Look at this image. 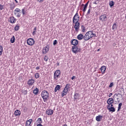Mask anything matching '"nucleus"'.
I'll use <instances>...</instances> for the list:
<instances>
[{
  "label": "nucleus",
  "instance_id": "obj_19",
  "mask_svg": "<svg viewBox=\"0 0 126 126\" xmlns=\"http://www.w3.org/2000/svg\"><path fill=\"white\" fill-rule=\"evenodd\" d=\"M106 66H102L100 68V70L102 72V74H104L105 72H106Z\"/></svg>",
  "mask_w": 126,
  "mask_h": 126
},
{
  "label": "nucleus",
  "instance_id": "obj_5",
  "mask_svg": "<svg viewBox=\"0 0 126 126\" xmlns=\"http://www.w3.org/2000/svg\"><path fill=\"white\" fill-rule=\"evenodd\" d=\"M20 11H21V10L19 8H16L14 11L15 15H16L18 18H19V17H20V16H21V12Z\"/></svg>",
  "mask_w": 126,
  "mask_h": 126
},
{
  "label": "nucleus",
  "instance_id": "obj_26",
  "mask_svg": "<svg viewBox=\"0 0 126 126\" xmlns=\"http://www.w3.org/2000/svg\"><path fill=\"white\" fill-rule=\"evenodd\" d=\"M38 93H39V89L36 88L35 89L33 90V94H34L35 95H37Z\"/></svg>",
  "mask_w": 126,
  "mask_h": 126
},
{
  "label": "nucleus",
  "instance_id": "obj_53",
  "mask_svg": "<svg viewBox=\"0 0 126 126\" xmlns=\"http://www.w3.org/2000/svg\"><path fill=\"white\" fill-rule=\"evenodd\" d=\"M35 34H36V32L33 31V32H32V35L34 36V35H35Z\"/></svg>",
  "mask_w": 126,
  "mask_h": 126
},
{
  "label": "nucleus",
  "instance_id": "obj_1",
  "mask_svg": "<svg viewBox=\"0 0 126 126\" xmlns=\"http://www.w3.org/2000/svg\"><path fill=\"white\" fill-rule=\"evenodd\" d=\"M41 97L43 99L44 102H47V100L49 99V93L47 91H43L41 93Z\"/></svg>",
  "mask_w": 126,
  "mask_h": 126
},
{
  "label": "nucleus",
  "instance_id": "obj_20",
  "mask_svg": "<svg viewBox=\"0 0 126 126\" xmlns=\"http://www.w3.org/2000/svg\"><path fill=\"white\" fill-rule=\"evenodd\" d=\"M79 99V94L77 93H75L74 94V100L75 101V100Z\"/></svg>",
  "mask_w": 126,
  "mask_h": 126
},
{
  "label": "nucleus",
  "instance_id": "obj_38",
  "mask_svg": "<svg viewBox=\"0 0 126 126\" xmlns=\"http://www.w3.org/2000/svg\"><path fill=\"white\" fill-rule=\"evenodd\" d=\"M34 77L35 78H39V77H40V74L39 73H36L34 75Z\"/></svg>",
  "mask_w": 126,
  "mask_h": 126
},
{
  "label": "nucleus",
  "instance_id": "obj_34",
  "mask_svg": "<svg viewBox=\"0 0 126 126\" xmlns=\"http://www.w3.org/2000/svg\"><path fill=\"white\" fill-rule=\"evenodd\" d=\"M64 88H65L66 89H67L68 90V89H69V88H70V84H66Z\"/></svg>",
  "mask_w": 126,
  "mask_h": 126
},
{
  "label": "nucleus",
  "instance_id": "obj_51",
  "mask_svg": "<svg viewBox=\"0 0 126 126\" xmlns=\"http://www.w3.org/2000/svg\"><path fill=\"white\" fill-rule=\"evenodd\" d=\"M111 104H108L107 105V108L109 110V108H110L111 107Z\"/></svg>",
  "mask_w": 126,
  "mask_h": 126
},
{
  "label": "nucleus",
  "instance_id": "obj_40",
  "mask_svg": "<svg viewBox=\"0 0 126 126\" xmlns=\"http://www.w3.org/2000/svg\"><path fill=\"white\" fill-rule=\"evenodd\" d=\"M22 13H23V15H25V14H26V12H25V8L22 9Z\"/></svg>",
  "mask_w": 126,
  "mask_h": 126
},
{
  "label": "nucleus",
  "instance_id": "obj_2",
  "mask_svg": "<svg viewBox=\"0 0 126 126\" xmlns=\"http://www.w3.org/2000/svg\"><path fill=\"white\" fill-rule=\"evenodd\" d=\"M61 77V70H57L54 74V79L58 80Z\"/></svg>",
  "mask_w": 126,
  "mask_h": 126
},
{
  "label": "nucleus",
  "instance_id": "obj_62",
  "mask_svg": "<svg viewBox=\"0 0 126 126\" xmlns=\"http://www.w3.org/2000/svg\"><path fill=\"white\" fill-rule=\"evenodd\" d=\"M16 3H18V1L17 0H14Z\"/></svg>",
  "mask_w": 126,
  "mask_h": 126
},
{
  "label": "nucleus",
  "instance_id": "obj_17",
  "mask_svg": "<svg viewBox=\"0 0 126 126\" xmlns=\"http://www.w3.org/2000/svg\"><path fill=\"white\" fill-rule=\"evenodd\" d=\"M80 28V24L75 25L74 26V28L75 29L76 32H78L79 31V28Z\"/></svg>",
  "mask_w": 126,
  "mask_h": 126
},
{
  "label": "nucleus",
  "instance_id": "obj_25",
  "mask_svg": "<svg viewBox=\"0 0 126 126\" xmlns=\"http://www.w3.org/2000/svg\"><path fill=\"white\" fill-rule=\"evenodd\" d=\"M15 7V4L14 2H13L12 4H10V8L11 10L14 9V8Z\"/></svg>",
  "mask_w": 126,
  "mask_h": 126
},
{
  "label": "nucleus",
  "instance_id": "obj_3",
  "mask_svg": "<svg viewBox=\"0 0 126 126\" xmlns=\"http://www.w3.org/2000/svg\"><path fill=\"white\" fill-rule=\"evenodd\" d=\"M99 20L101 21L103 23H105L106 21L108 20V17H107V15L102 14L99 17Z\"/></svg>",
  "mask_w": 126,
  "mask_h": 126
},
{
  "label": "nucleus",
  "instance_id": "obj_48",
  "mask_svg": "<svg viewBox=\"0 0 126 126\" xmlns=\"http://www.w3.org/2000/svg\"><path fill=\"white\" fill-rule=\"evenodd\" d=\"M91 12V9L90 8V9H89V10H88V11L87 12V15L90 14V12Z\"/></svg>",
  "mask_w": 126,
  "mask_h": 126
},
{
  "label": "nucleus",
  "instance_id": "obj_7",
  "mask_svg": "<svg viewBox=\"0 0 126 126\" xmlns=\"http://www.w3.org/2000/svg\"><path fill=\"white\" fill-rule=\"evenodd\" d=\"M88 35H89V36L90 38H93V37H95L96 36V34L95 33H93V31H90L86 32Z\"/></svg>",
  "mask_w": 126,
  "mask_h": 126
},
{
  "label": "nucleus",
  "instance_id": "obj_29",
  "mask_svg": "<svg viewBox=\"0 0 126 126\" xmlns=\"http://www.w3.org/2000/svg\"><path fill=\"white\" fill-rule=\"evenodd\" d=\"M33 122V120L32 119H29V120H27L26 122V124H29V125H31V123Z\"/></svg>",
  "mask_w": 126,
  "mask_h": 126
},
{
  "label": "nucleus",
  "instance_id": "obj_28",
  "mask_svg": "<svg viewBox=\"0 0 126 126\" xmlns=\"http://www.w3.org/2000/svg\"><path fill=\"white\" fill-rule=\"evenodd\" d=\"M36 123H37L39 124H42V123H43V121H42V118H38L37 120L36 121Z\"/></svg>",
  "mask_w": 126,
  "mask_h": 126
},
{
  "label": "nucleus",
  "instance_id": "obj_6",
  "mask_svg": "<svg viewBox=\"0 0 126 126\" xmlns=\"http://www.w3.org/2000/svg\"><path fill=\"white\" fill-rule=\"evenodd\" d=\"M27 43L29 46H33L35 44V41L33 38H29L27 40Z\"/></svg>",
  "mask_w": 126,
  "mask_h": 126
},
{
  "label": "nucleus",
  "instance_id": "obj_61",
  "mask_svg": "<svg viewBox=\"0 0 126 126\" xmlns=\"http://www.w3.org/2000/svg\"><path fill=\"white\" fill-rule=\"evenodd\" d=\"M37 126H43L41 124H38Z\"/></svg>",
  "mask_w": 126,
  "mask_h": 126
},
{
  "label": "nucleus",
  "instance_id": "obj_56",
  "mask_svg": "<svg viewBox=\"0 0 126 126\" xmlns=\"http://www.w3.org/2000/svg\"><path fill=\"white\" fill-rule=\"evenodd\" d=\"M74 78H75V76H73L72 78H71V80H73V79H74Z\"/></svg>",
  "mask_w": 126,
  "mask_h": 126
},
{
  "label": "nucleus",
  "instance_id": "obj_24",
  "mask_svg": "<svg viewBox=\"0 0 126 126\" xmlns=\"http://www.w3.org/2000/svg\"><path fill=\"white\" fill-rule=\"evenodd\" d=\"M108 110L109 111V112H116V109L114 107H110V108H108Z\"/></svg>",
  "mask_w": 126,
  "mask_h": 126
},
{
  "label": "nucleus",
  "instance_id": "obj_18",
  "mask_svg": "<svg viewBox=\"0 0 126 126\" xmlns=\"http://www.w3.org/2000/svg\"><path fill=\"white\" fill-rule=\"evenodd\" d=\"M102 118H103V116L99 115L95 117V120L96 121H97V122H101Z\"/></svg>",
  "mask_w": 126,
  "mask_h": 126
},
{
  "label": "nucleus",
  "instance_id": "obj_35",
  "mask_svg": "<svg viewBox=\"0 0 126 126\" xmlns=\"http://www.w3.org/2000/svg\"><path fill=\"white\" fill-rule=\"evenodd\" d=\"M122 106H123V103H120L118 105V112H119V111H120L122 108Z\"/></svg>",
  "mask_w": 126,
  "mask_h": 126
},
{
  "label": "nucleus",
  "instance_id": "obj_55",
  "mask_svg": "<svg viewBox=\"0 0 126 126\" xmlns=\"http://www.w3.org/2000/svg\"><path fill=\"white\" fill-rule=\"evenodd\" d=\"M112 95H113L112 93H110L108 95L109 97H111V96H112Z\"/></svg>",
  "mask_w": 126,
  "mask_h": 126
},
{
  "label": "nucleus",
  "instance_id": "obj_10",
  "mask_svg": "<svg viewBox=\"0 0 126 126\" xmlns=\"http://www.w3.org/2000/svg\"><path fill=\"white\" fill-rule=\"evenodd\" d=\"M71 44L74 46H77V45H78V40L75 39H72L71 41Z\"/></svg>",
  "mask_w": 126,
  "mask_h": 126
},
{
  "label": "nucleus",
  "instance_id": "obj_22",
  "mask_svg": "<svg viewBox=\"0 0 126 126\" xmlns=\"http://www.w3.org/2000/svg\"><path fill=\"white\" fill-rule=\"evenodd\" d=\"M124 89L123 88H121L118 91V94L123 97V92L124 91Z\"/></svg>",
  "mask_w": 126,
  "mask_h": 126
},
{
  "label": "nucleus",
  "instance_id": "obj_36",
  "mask_svg": "<svg viewBox=\"0 0 126 126\" xmlns=\"http://www.w3.org/2000/svg\"><path fill=\"white\" fill-rule=\"evenodd\" d=\"M79 21H74V22H73V24H74L75 25L80 24V23H79Z\"/></svg>",
  "mask_w": 126,
  "mask_h": 126
},
{
  "label": "nucleus",
  "instance_id": "obj_23",
  "mask_svg": "<svg viewBox=\"0 0 126 126\" xmlns=\"http://www.w3.org/2000/svg\"><path fill=\"white\" fill-rule=\"evenodd\" d=\"M89 3V1H88L84 5V9H83V12H85L86 11V9H87V6H88V4Z\"/></svg>",
  "mask_w": 126,
  "mask_h": 126
},
{
  "label": "nucleus",
  "instance_id": "obj_42",
  "mask_svg": "<svg viewBox=\"0 0 126 126\" xmlns=\"http://www.w3.org/2000/svg\"><path fill=\"white\" fill-rule=\"evenodd\" d=\"M48 60H49V58L45 56V58H44V61H45V62H48Z\"/></svg>",
  "mask_w": 126,
  "mask_h": 126
},
{
  "label": "nucleus",
  "instance_id": "obj_13",
  "mask_svg": "<svg viewBox=\"0 0 126 126\" xmlns=\"http://www.w3.org/2000/svg\"><path fill=\"white\" fill-rule=\"evenodd\" d=\"M9 21H10L11 23L14 24L16 22V19L14 17H10L9 18Z\"/></svg>",
  "mask_w": 126,
  "mask_h": 126
},
{
  "label": "nucleus",
  "instance_id": "obj_14",
  "mask_svg": "<svg viewBox=\"0 0 126 126\" xmlns=\"http://www.w3.org/2000/svg\"><path fill=\"white\" fill-rule=\"evenodd\" d=\"M107 103L108 105H112L114 103V99H113V98H109L107 100Z\"/></svg>",
  "mask_w": 126,
  "mask_h": 126
},
{
  "label": "nucleus",
  "instance_id": "obj_31",
  "mask_svg": "<svg viewBox=\"0 0 126 126\" xmlns=\"http://www.w3.org/2000/svg\"><path fill=\"white\" fill-rule=\"evenodd\" d=\"M14 42H15V37H14V36H13L10 39V43H12V44H13Z\"/></svg>",
  "mask_w": 126,
  "mask_h": 126
},
{
  "label": "nucleus",
  "instance_id": "obj_52",
  "mask_svg": "<svg viewBox=\"0 0 126 126\" xmlns=\"http://www.w3.org/2000/svg\"><path fill=\"white\" fill-rule=\"evenodd\" d=\"M37 1H38L39 2H42L43 1H44V0H37Z\"/></svg>",
  "mask_w": 126,
  "mask_h": 126
},
{
  "label": "nucleus",
  "instance_id": "obj_11",
  "mask_svg": "<svg viewBox=\"0 0 126 126\" xmlns=\"http://www.w3.org/2000/svg\"><path fill=\"white\" fill-rule=\"evenodd\" d=\"M46 114L47 116H51L54 114V110L52 109H47L46 111Z\"/></svg>",
  "mask_w": 126,
  "mask_h": 126
},
{
  "label": "nucleus",
  "instance_id": "obj_33",
  "mask_svg": "<svg viewBox=\"0 0 126 126\" xmlns=\"http://www.w3.org/2000/svg\"><path fill=\"white\" fill-rule=\"evenodd\" d=\"M115 3H114V1H111L109 2V5L110 7H113L114 6Z\"/></svg>",
  "mask_w": 126,
  "mask_h": 126
},
{
  "label": "nucleus",
  "instance_id": "obj_27",
  "mask_svg": "<svg viewBox=\"0 0 126 126\" xmlns=\"http://www.w3.org/2000/svg\"><path fill=\"white\" fill-rule=\"evenodd\" d=\"M61 89V86L58 85L56 86V87L55 88V92H57L58 90H60Z\"/></svg>",
  "mask_w": 126,
  "mask_h": 126
},
{
  "label": "nucleus",
  "instance_id": "obj_54",
  "mask_svg": "<svg viewBox=\"0 0 126 126\" xmlns=\"http://www.w3.org/2000/svg\"><path fill=\"white\" fill-rule=\"evenodd\" d=\"M57 65L58 66H59V65H60V62H59V61L57 62V63H56Z\"/></svg>",
  "mask_w": 126,
  "mask_h": 126
},
{
  "label": "nucleus",
  "instance_id": "obj_49",
  "mask_svg": "<svg viewBox=\"0 0 126 126\" xmlns=\"http://www.w3.org/2000/svg\"><path fill=\"white\" fill-rule=\"evenodd\" d=\"M27 110H28V109L27 107H25L24 109V113H26V112H27Z\"/></svg>",
  "mask_w": 126,
  "mask_h": 126
},
{
  "label": "nucleus",
  "instance_id": "obj_41",
  "mask_svg": "<svg viewBox=\"0 0 126 126\" xmlns=\"http://www.w3.org/2000/svg\"><path fill=\"white\" fill-rule=\"evenodd\" d=\"M82 32H85V27L83 25L81 26Z\"/></svg>",
  "mask_w": 126,
  "mask_h": 126
},
{
  "label": "nucleus",
  "instance_id": "obj_64",
  "mask_svg": "<svg viewBox=\"0 0 126 126\" xmlns=\"http://www.w3.org/2000/svg\"><path fill=\"white\" fill-rule=\"evenodd\" d=\"M84 5V4H83L82 5V6H83Z\"/></svg>",
  "mask_w": 126,
  "mask_h": 126
},
{
  "label": "nucleus",
  "instance_id": "obj_37",
  "mask_svg": "<svg viewBox=\"0 0 126 126\" xmlns=\"http://www.w3.org/2000/svg\"><path fill=\"white\" fill-rule=\"evenodd\" d=\"M117 29V24L115 23L112 26V30Z\"/></svg>",
  "mask_w": 126,
  "mask_h": 126
},
{
  "label": "nucleus",
  "instance_id": "obj_30",
  "mask_svg": "<svg viewBox=\"0 0 126 126\" xmlns=\"http://www.w3.org/2000/svg\"><path fill=\"white\" fill-rule=\"evenodd\" d=\"M2 52H3V47L2 46L0 45V56L2 55Z\"/></svg>",
  "mask_w": 126,
  "mask_h": 126
},
{
  "label": "nucleus",
  "instance_id": "obj_60",
  "mask_svg": "<svg viewBox=\"0 0 126 126\" xmlns=\"http://www.w3.org/2000/svg\"><path fill=\"white\" fill-rule=\"evenodd\" d=\"M119 93H118V94H114V96H119Z\"/></svg>",
  "mask_w": 126,
  "mask_h": 126
},
{
  "label": "nucleus",
  "instance_id": "obj_16",
  "mask_svg": "<svg viewBox=\"0 0 126 126\" xmlns=\"http://www.w3.org/2000/svg\"><path fill=\"white\" fill-rule=\"evenodd\" d=\"M14 115L16 117L20 116V115H21V111H20L19 110H16L14 112Z\"/></svg>",
  "mask_w": 126,
  "mask_h": 126
},
{
  "label": "nucleus",
  "instance_id": "obj_46",
  "mask_svg": "<svg viewBox=\"0 0 126 126\" xmlns=\"http://www.w3.org/2000/svg\"><path fill=\"white\" fill-rule=\"evenodd\" d=\"M113 86H114V83L112 82L110 84L109 87L111 88L113 87Z\"/></svg>",
  "mask_w": 126,
  "mask_h": 126
},
{
  "label": "nucleus",
  "instance_id": "obj_59",
  "mask_svg": "<svg viewBox=\"0 0 126 126\" xmlns=\"http://www.w3.org/2000/svg\"><path fill=\"white\" fill-rule=\"evenodd\" d=\"M36 69H37V70L40 69V67L37 66V67H36Z\"/></svg>",
  "mask_w": 126,
  "mask_h": 126
},
{
  "label": "nucleus",
  "instance_id": "obj_12",
  "mask_svg": "<svg viewBox=\"0 0 126 126\" xmlns=\"http://www.w3.org/2000/svg\"><path fill=\"white\" fill-rule=\"evenodd\" d=\"M34 82H35V81L34 80V79H31L28 81L27 84H28L29 86H32V85L34 84Z\"/></svg>",
  "mask_w": 126,
  "mask_h": 126
},
{
  "label": "nucleus",
  "instance_id": "obj_47",
  "mask_svg": "<svg viewBox=\"0 0 126 126\" xmlns=\"http://www.w3.org/2000/svg\"><path fill=\"white\" fill-rule=\"evenodd\" d=\"M3 9V5L0 4V10H2Z\"/></svg>",
  "mask_w": 126,
  "mask_h": 126
},
{
  "label": "nucleus",
  "instance_id": "obj_45",
  "mask_svg": "<svg viewBox=\"0 0 126 126\" xmlns=\"http://www.w3.org/2000/svg\"><path fill=\"white\" fill-rule=\"evenodd\" d=\"M22 93L24 95H26L27 94V90H24Z\"/></svg>",
  "mask_w": 126,
  "mask_h": 126
},
{
  "label": "nucleus",
  "instance_id": "obj_8",
  "mask_svg": "<svg viewBox=\"0 0 126 126\" xmlns=\"http://www.w3.org/2000/svg\"><path fill=\"white\" fill-rule=\"evenodd\" d=\"M79 15L78 14V13L77 12L75 14L74 17H73V21L74 22L75 21H79L80 19Z\"/></svg>",
  "mask_w": 126,
  "mask_h": 126
},
{
  "label": "nucleus",
  "instance_id": "obj_63",
  "mask_svg": "<svg viewBox=\"0 0 126 126\" xmlns=\"http://www.w3.org/2000/svg\"><path fill=\"white\" fill-rule=\"evenodd\" d=\"M110 106H111V107H113L114 105H113V104H110Z\"/></svg>",
  "mask_w": 126,
  "mask_h": 126
},
{
  "label": "nucleus",
  "instance_id": "obj_57",
  "mask_svg": "<svg viewBox=\"0 0 126 126\" xmlns=\"http://www.w3.org/2000/svg\"><path fill=\"white\" fill-rule=\"evenodd\" d=\"M36 30H37V27H35L33 29V31H35L36 32Z\"/></svg>",
  "mask_w": 126,
  "mask_h": 126
},
{
  "label": "nucleus",
  "instance_id": "obj_21",
  "mask_svg": "<svg viewBox=\"0 0 126 126\" xmlns=\"http://www.w3.org/2000/svg\"><path fill=\"white\" fill-rule=\"evenodd\" d=\"M77 38L78 40H82V39H84V35H83L82 34H80L78 35Z\"/></svg>",
  "mask_w": 126,
  "mask_h": 126
},
{
  "label": "nucleus",
  "instance_id": "obj_9",
  "mask_svg": "<svg viewBox=\"0 0 126 126\" xmlns=\"http://www.w3.org/2000/svg\"><path fill=\"white\" fill-rule=\"evenodd\" d=\"M50 48L48 46H45L42 49V54L43 55H45V54H47V52H49Z\"/></svg>",
  "mask_w": 126,
  "mask_h": 126
},
{
  "label": "nucleus",
  "instance_id": "obj_39",
  "mask_svg": "<svg viewBox=\"0 0 126 126\" xmlns=\"http://www.w3.org/2000/svg\"><path fill=\"white\" fill-rule=\"evenodd\" d=\"M68 91V90L67 89L64 88L63 92V93H65V94H67V92Z\"/></svg>",
  "mask_w": 126,
  "mask_h": 126
},
{
  "label": "nucleus",
  "instance_id": "obj_50",
  "mask_svg": "<svg viewBox=\"0 0 126 126\" xmlns=\"http://www.w3.org/2000/svg\"><path fill=\"white\" fill-rule=\"evenodd\" d=\"M61 95L62 97H64V95H66V94H65L64 93H63Z\"/></svg>",
  "mask_w": 126,
  "mask_h": 126
},
{
  "label": "nucleus",
  "instance_id": "obj_44",
  "mask_svg": "<svg viewBox=\"0 0 126 126\" xmlns=\"http://www.w3.org/2000/svg\"><path fill=\"white\" fill-rule=\"evenodd\" d=\"M93 3L94 4H98V3H99V1L98 0L94 1Z\"/></svg>",
  "mask_w": 126,
  "mask_h": 126
},
{
  "label": "nucleus",
  "instance_id": "obj_15",
  "mask_svg": "<svg viewBox=\"0 0 126 126\" xmlns=\"http://www.w3.org/2000/svg\"><path fill=\"white\" fill-rule=\"evenodd\" d=\"M90 39H91L90 37L86 32V34H85V35L84 36V41H88V40H90Z\"/></svg>",
  "mask_w": 126,
  "mask_h": 126
},
{
  "label": "nucleus",
  "instance_id": "obj_58",
  "mask_svg": "<svg viewBox=\"0 0 126 126\" xmlns=\"http://www.w3.org/2000/svg\"><path fill=\"white\" fill-rule=\"evenodd\" d=\"M26 126H31V124H26Z\"/></svg>",
  "mask_w": 126,
  "mask_h": 126
},
{
  "label": "nucleus",
  "instance_id": "obj_43",
  "mask_svg": "<svg viewBox=\"0 0 126 126\" xmlns=\"http://www.w3.org/2000/svg\"><path fill=\"white\" fill-rule=\"evenodd\" d=\"M58 43V41L57 40H55L53 42V45L54 46H56L57 45V43Z\"/></svg>",
  "mask_w": 126,
  "mask_h": 126
},
{
  "label": "nucleus",
  "instance_id": "obj_4",
  "mask_svg": "<svg viewBox=\"0 0 126 126\" xmlns=\"http://www.w3.org/2000/svg\"><path fill=\"white\" fill-rule=\"evenodd\" d=\"M72 50L73 53H74V54H77V53H80V52H81V48L77 47V46H72Z\"/></svg>",
  "mask_w": 126,
  "mask_h": 126
},
{
  "label": "nucleus",
  "instance_id": "obj_32",
  "mask_svg": "<svg viewBox=\"0 0 126 126\" xmlns=\"http://www.w3.org/2000/svg\"><path fill=\"white\" fill-rule=\"evenodd\" d=\"M19 25L17 24L14 28L15 31H18L19 30Z\"/></svg>",
  "mask_w": 126,
  "mask_h": 126
}]
</instances>
